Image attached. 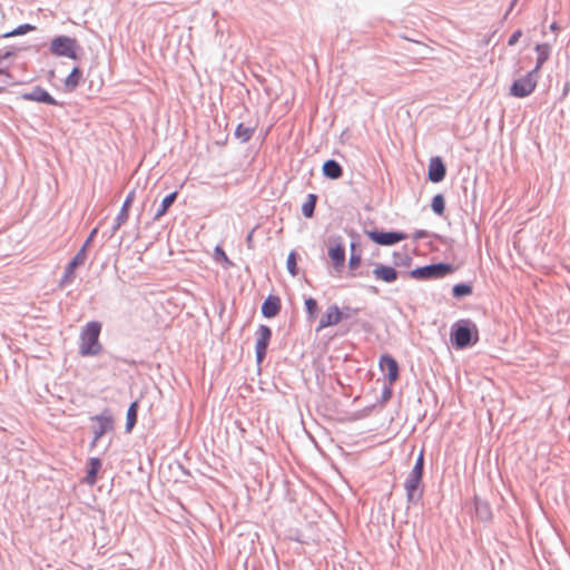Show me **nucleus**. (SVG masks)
I'll list each match as a JSON object with an SVG mask.
<instances>
[{
    "instance_id": "f257e3e1",
    "label": "nucleus",
    "mask_w": 570,
    "mask_h": 570,
    "mask_svg": "<svg viewBox=\"0 0 570 570\" xmlns=\"http://www.w3.org/2000/svg\"><path fill=\"white\" fill-rule=\"evenodd\" d=\"M479 340L476 325L470 320H460L452 325L451 342L458 350L474 345Z\"/></svg>"
},
{
    "instance_id": "f03ea898",
    "label": "nucleus",
    "mask_w": 570,
    "mask_h": 570,
    "mask_svg": "<svg viewBox=\"0 0 570 570\" xmlns=\"http://www.w3.org/2000/svg\"><path fill=\"white\" fill-rule=\"evenodd\" d=\"M101 332V324L97 321H92L86 324L80 334V347L79 353L82 356H95L98 355L102 348L99 342V335Z\"/></svg>"
},
{
    "instance_id": "7ed1b4c3",
    "label": "nucleus",
    "mask_w": 570,
    "mask_h": 570,
    "mask_svg": "<svg viewBox=\"0 0 570 570\" xmlns=\"http://www.w3.org/2000/svg\"><path fill=\"white\" fill-rule=\"evenodd\" d=\"M454 269L451 264L436 263L412 269L410 276L415 279H435L453 273Z\"/></svg>"
},
{
    "instance_id": "20e7f679",
    "label": "nucleus",
    "mask_w": 570,
    "mask_h": 570,
    "mask_svg": "<svg viewBox=\"0 0 570 570\" xmlns=\"http://www.w3.org/2000/svg\"><path fill=\"white\" fill-rule=\"evenodd\" d=\"M539 76L530 70L525 76L515 79L510 87V95L517 98L528 97L537 87Z\"/></svg>"
},
{
    "instance_id": "39448f33",
    "label": "nucleus",
    "mask_w": 570,
    "mask_h": 570,
    "mask_svg": "<svg viewBox=\"0 0 570 570\" xmlns=\"http://www.w3.org/2000/svg\"><path fill=\"white\" fill-rule=\"evenodd\" d=\"M77 40L68 36H58L50 43V51L57 57L77 59Z\"/></svg>"
},
{
    "instance_id": "423d86ee",
    "label": "nucleus",
    "mask_w": 570,
    "mask_h": 570,
    "mask_svg": "<svg viewBox=\"0 0 570 570\" xmlns=\"http://www.w3.org/2000/svg\"><path fill=\"white\" fill-rule=\"evenodd\" d=\"M366 236L374 243L382 246H392L401 240L407 238V235L402 232H379L365 230Z\"/></svg>"
},
{
    "instance_id": "0eeeda50",
    "label": "nucleus",
    "mask_w": 570,
    "mask_h": 570,
    "mask_svg": "<svg viewBox=\"0 0 570 570\" xmlns=\"http://www.w3.org/2000/svg\"><path fill=\"white\" fill-rule=\"evenodd\" d=\"M256 335V361L261 364L266 356L267 347L272 337V330L267 325H259Z\"/></svg>"
},
{
    "instance_id": "6e6552de",
    "label": "nucleus",
    "mask_w": 570,
    "mask_h": 570,
    "mask_svg": "<svg viewBox=\"0 0 570 570\" xmlns=\"http://www.w3.org/2000/svg\"><path fill=\"white\" fill-rule=\"evenodd\" d=\"M422 476L421 474L410 473L405 481L406 498L411 503H416L422 497Z\"/></svg>"
},
{
    "instance_id": "1a4fd4ad",
    "label": "nucleus",
    "mask_w": 570,
    "mask_h": 570,
    "mask_svg": "<svg viewBox=\"0 0 570 570\" xmlns=\"http://www.w3.org/2000/svg\"><path fill=\"white\" fill-rule=\"evenodd\" d=\"M86 257L87 253H85V248H80L66 267L65 274L60 281L61 287L69 285L73 281L76 268L85 264Z\"/></svg>"
},
{
    "instance_id": "9d476101",
    "label": "nucleus",
    "mask_w": 570,
    "mask_h": 570,
    "mask_svg": "<svg viewBox=\"0 0 570 570\" xmlns=\"http://www.w3.org/2000/svg\"><path fill=\"white\" fill-rule=\"evenodd\" d=\"M134 198H135V190H131L127 195L119 214L115 218V223L111 226L110 236H114L117 233V230L122 226V224H125L126 220L128 219L129 208L132 205Z\"/></svg>"
},
{
    "instance_id": "9b49d317",
    "label": "nucleus",
    "mask_w": 570,
    "mask_h": 570,
    "mask_svg": "<svg viewBox=\"0 0 570 570\" xmlns=\"http://www.w3.org/2000/svg\"><path fill=\"white\" fill-rule=\"evenodd\" d=\"M94 421H96V425L94 426V441L92 445L96 444V442L105 435L107 432L111 431L114 429V421L112 417L109 415H97L94 417Z\"/></svg>"
},
{
    "instance_id": "f8f14e48",
    "label": "nucleus",
    "mask_w": 570,
    "mask_h": 570,
    "mask_svg": "<svg viewBox=\"0 0 570 570\" xmlns=\"http://www.w3.org/2000/svg\"><path fill=\"white\" fill-rule=\"evenodd\" d=\"M22 98L24 100L42 102L52 106L58 105L57 100L41 87H35L31 91L23 94Z\"/></svg>"
},
{
    "instance_id": "ddd939ff",
    "label": "nucleus",
    "mask_w": 570,
    "mask_h": 570,
    "mask_svg": "<svg viewBox=\"0 0 570 570\" xmlns=\"http://www.w3.org/2000/svg\"><path fill=\"white\" fill-rule=\"evenodd\" d=\"M446 174L445 165L440 157H433L429 164L428 177L432 183H440Z\"/></svg>"
},
{
    "instance_id": "4468645a",
    "label": "nucleus",
    "mask_w": 570,
    "mask_h": 570,
    "mask_svg": "<svg viewBox=\"0 0 570 570\" xmlns=\"http://www.w3.org/2000/svg\"><path fill=\"white\" fill-rule=\"evenodd\" d=\"M343 314L336 305H332L327 308L326 313L322 316L317 331H321L328 326H334L341 322Z\"/></svg>"
},
{
    "instance_id": "2eb2a0df",
    "label": "nucleus",
    "mask_w": 570,
    "mask_h": 570,
    "mask_svg": "<svg viewBox=\"0 0 570 570\" xmlns=\"http://www.w3.org/2000/svg\"><path fill=\"white\" fill-rule=\"evenodd\" d=\"M372 274L376 279H381L389 284L395 282L399 276V273L394 267L384 264H376Z\"/></svg>"
},
{
    "instance_id": "dca6fc26",
    "label": "nucleus",
    "mask_w": 570,
    "mask_h": 570,
    "mask_svg": "<svg viewBox=\"0 0 570 570\" xmlns=\"http://www.w3.org/2000/svg\"><path fill=\"white\" fill-rule=\"evenodd\" d=\"M380 366L386 373L391 383L395 382L399 377L397 362L390 355H383L380 360Z\"/></svg>"
},
{
    "instance_id": "f3484780",
    "label": "nucleus",
    "mask_w": 570,
    "mask_h": 570,
    "mask_svg": "<svg viewBox=\"0 0 570 570\" xmlns=\"http://www.w3.org/2000/svg\"><path fill=\"white\" fill-rule=\"evenodd\" d=\"M328 256L336 272H341L345 263V248L341 244H336L328 248Z\"/></svg>"
},
{
    "instance_id": "a211bd4d",
    "label": "nucleus",
    "mask_w": 570,
    "mask_h": 570,
    "mask_svg": "<svg viewBox=\"0 0 570 570\" xmlns=\"http://www.w3.org/2000/svg\"><path fill=\"white\" fill-rule=\"evenodd\" d=\"M281 309V301L277 296H268L262 305V314L267 317L272 318L275 317Z\"/></svg>"
},
{
    "instance_id": "6ab92c4d",
    "label": "nucleus",
    "mask_w": 570,
    "mask_h": 570,
    "mask_svg": "<svg viewBox=\"0 0 570 570\" xmlns=\"http://www.w3.org/2000/svg\"><path fill=\"white\" fill-rule=\"evenodd\" d=\"M323 174L327 178L338 179L343 175V169L336 160L328 159L323 164Z\"/></svg>"
},
{
    "instance_id": "aec40b11",
    "label": "nucleus",
    "mask_w": 570,
    "mask_h": 570,
    "mask_svg": "<svg viewBox=\"0 0 570 570\" xmlns=\"http://www.w3.org/2000/svg\"><path fill=\"white\" fill-rule=\"evenodd\" d=\"M537 51V63L535 67L532 70H535V73L538 75L539 70L543 66V63L549 59L551 53V47L548 43H539L535 46Z\"/></svg>"
},
{
    "instance_id": "412c9836",
    "label": "nucleus",
    "mask_w": 570,
    "mask_h": 570,
    "mask_svg": "<svg viewBox=\"0 0 570 570\" xmlns=\"http://www.w3.org/2000/svg\"><path fill=\"white\" fill-rule=\"evenodd\" d=\"M88 471L85 481L92 485L97 481V474L101 468V461L98 458H91L88 463Z\"/></svg>"
},
{
    "instance_id": "4be33fe9",
    "label": "nucleus",
    "mask_w": 570,
    "mask_h": 570,
    "mask_svg": "<svg viewBox=\"0 0 570 570\" xmlns=\"http://www.w3.org/2000/svg\"><path fill=\"white\" fill-rule=\"evenodd\" d=\"M177 196H178V193L177 191H173L170 193L169 195H167L161 204H160V207L157 209V212L155 213L154 215V220H158L160 219L166 213L167 210L169 209V207L175 203V200L177 199Z\"/></svg>"
},
{
    "instance_id": "5701e85b",
    "label": "nucleus",
    "mask_w": 570,
    "mask_h": 570,
    "mask_svg": "<svg viewBox=\"0 0 570 570\" xmlns=\"http://www.w3.org/2000/svg\"><path fill=\"white\" fill-rule=\"evenodd\" d=\"M138 403L132 402L127 410L126 431L130 432L137 422Z\"/></svg>"
},
{
    "instance_id": "b1692460",
    "label": "nucleus",
    "mask_w": 570,
    "mask_h": 570,
    "mask_svg": "<svg viewBox=\"0 0 570 570\" xmlns=\"http://www.w3.org/2000/svg\"><path fill=\"white\" fill-rule=\"evenodd\" d=\"M317 196L308 194L307 200L302 206V213L305 217L311 218L314 215Z\"/></svg>"
},
{
    "instance_id": "393cba45",
    "label": "nucleus",
    "mask_w": 570,
    "mask_h": 570,
    "mask_svg": "<svg viewBox=\"0 0 570 570\" xmlns=\"http://www.w3.org/2000/svg\"><path fill=\"white\" fill-rule=\"evenodd\" d=\"M214 259L222 264L225 269L233 266V262L227 257L226 253L220 246H216L214 249Z\"/></svg>"
},
{
    "instance_id": "a878e982",
    "label": "nucleus",
    "mask_w": 570,
    "mask_h": 570,
    "mask_svg": "<svg viewBox=\"0 0 570 570\" xmlns=\"http://www.w3.org/2000/svg\"><path fill=\"white\" fill-rule=\"evenodd\" d=\"M81 77V70L78 67H75L65 81L66 87L69 89H75L79 85Z\"/></svg>"
},
{
    "instance_id": "bb28decb",
    "label": "nucleus",
    "mask_w": 570,
    "mask_h": 570,
    "mask_svg": "<svg viewBox=\"0 0 570 570\" xmlns=\"http://www.w3.org/2000/svg\"><path fill=\"white\" fill-rule=\"evenodd\" d=\"M472 293V286L466 283L455 284L452 288V294L455 298H463Z\"/></svg>"
},
{
    "instance_id": "cd10ccee",
    "label": "nucleus",
    "mask_w": 570,
    "mask_h": 570,
    "mask_svg": "<svg viewBox=\"0 0 570 570\" xmlns=\"http://www.w3.org/2000/svg\"><path fill=\"white\" fill-rule=\"evenodd\" d=\"M253 135V129L250 127L245 126L244 124H239L236 127L235 136L238 138L242 142H246L250 139Z\"/></svg>"
},
{
    "instance_id": "c85d7f7f",
    "label": "nucleus",
    "mask_w": 570,
    "mask_h": 570,
    "mask_svg": "<svg viewBox=\"0 0 570 570\" xmlns=\"http://www.w3.org/2000/svg\"><path fill=\"white\" fill-rule=\"evenodd\" d=\"M32 30H35V26L29 24V23H24V24H21V26L17 27L12 31L3 33L1 37L2 38H10V37H16V36H21V35H24V33H27L29 31H32Z\"/></svg>"
},
{
    "instance_id": "c756f323",
    "label": "nucleus",
    "mask_w": 570,
    "mask_h": 570,
    "mask_svg": "<svg viewBox=\"0 0 570 570\" xmlns=\"http://www.w3.org/2000/svg\"><path fill=\"white\" fill-rule=\"evenodd\" d=\"M431 207L436 215H443L445 209L444 197L441 194L435 195L432 199Z\"/></svg>"
},
{
    "instance_id": "7c9ffc66",
    "label": "nucleus",
    "mask_w": 570,
    "mask_h": 570,
    "mask_svg": "<svg viewBox=\"0 0 570 570\" xmlns=\"http://www.w3.org/2000/svg\"><path fill=\"white\" fill-rule=\"evenodd\" d=\"M286 265H287L288 273L292 276H296L298 273V268H297V264H296V253L295 252L289 253V255L287 257Z\"/></svg>"
},
{
    "instance_id": "2f4dec72",
    "label": "nucleus",
    "mask_w": 570,
    "mask_h": 570,
    "mask_svg": "<svg viewBox=\"0 0 570 570\" xmlns=\"http://www.w3.org/2000/svg\"><path fill=\"white\" fill-rule=\"evenodd\" d=\"M423 469H424V455H423V451H421L411 473L423 475Z\"/></svg>"
},
{
    "instance_id": "473e14b6",
    "label": "nucleus",
    "mask_w": 570,
    "mask_h": 570,
    "mask_svg": "<svg viewBox=\"0 0 570 570\" xmlns=\"http://www.w3.org/2000/svg\"><path fill=\"white\" fill-rule=\"evenodd\" d=\"M305 308H306V312L311 316H313L318 309L317 301L312 297L305 299Z\"/></svg>"
},
{
    "instance_id": "72a5a7b5",
    "label": "nucleus",
    "mask_w": 570,
    "mask_h": 570,
    "mask_svg": "<svg viewBox=\"0 0 570 570\" xmlns=\"http://www.w3.org/2000/svg\"><path fill=\"white\" fill-rule=\"evenodd\" d=\"M521 36H522V31H521V30H517V31H514V32L510 36V38H509V40H508V45H509V46H514V45L519 41V39L521 38Z\"/></svg>"
},
{
    "instance_id": "f704fd0d",
    "label": "nucleus",
    "mask_w": 570,
    "mask_h": 570,
    "mask_svg": "<svg viewBox=\"0 0 570 570\" xmlns=\"http://www.w3.org/2000/svg\"><path fill=\"white\" fill-rule=\"evenodd\" d=\"M360 264H361V256H360V255L352 254V255H351V257H350V262H348L350 268H351V269H354V268H356Z\"/></svg>"
},
{
    "instance_id": "c9c22d12",
    "label": "nucleus",
    "mask_w": 570,
    "mask_h": 570,
    "mask_svg": "<svg viewBox=\"0 0 570 570\" xmlns=\"http://www.w3.org/2000/svg\"><path fill=\"white\" fill-rule=\"evenodd\" d=\"M476 512L481 518H487L489 514L487 505H481L480 503H476Z\"/></svg>"
},
{
    "instance_id": "e433bc0d",
    "label": "nucleus",
    "mask_w": 570,
    "mask_h": 570,
    "mask_svg": "<svg viewBox=\"0 0 570 570\" xmlns=\"http://www.w3.org/2000/svg\"><path fill=\"white\" fill-rule=\"evenodd\" d=\"M97 234V228L92 229L88 238L86 239L85 244L81 246V248H85V253H87V247L92 242L95 235Z\"/></svg>"
},
{
    "instance_id": "4c0bfd02",
    "label": "nucleus",
    "mask_w": 570,
    "mask_h": 570,
    "mask_svg": "<svg viewBox=\"0 0 570 570\" xmlns=\"http://www.w3.org/2000/svg\"><path fill=\"white\" fill-rule=\"evenodd\" d=\"M11 56H12V51H10V50H6V51L0 50V66L2 65L3 60L10 58Z\"/></svg>"
},
{
    "instance_id": "58836bf2",
    "label": "nucleus",
    "mask_w": 570,
    "mask_h": 570,
    "mask_svg": "<svg viewBox=\"0 0 570 570\" xmlns=\"http://www.w3.org/2000/svg\"><path fill=\"white\" fill-rule=\"evenodd\" d=\"M426 236V232L425 230H417L415 234H414V238L415 239H420V238H423Z\"/></svg>"
},
{
    "instance_id": "ea45409f",
    "label": "nucleus",
    "mask_w": 570,
    "mask_h": 570,
    "mask_svg": "<svg viewBox=\"0 0 570 570\" xmlns=\"http://www.w3.org/2000/svg\"><path fill=\"white\" fill-rule=\"evenodd\" d=\"M550 29L551 30H557L558 29V24L556 22L551 23Z\"/></svg>"
},
{
    "instance_id": "a19ab883",
    "label": "nucleus",
    "mask_w": 570,
    "mask_h": 570,
    "mask_svg": "<svg viewBox=\"0 0 570 570\" xmlns=\"http://www.w3.org/2000/svg\"><path fill=\"white\" fill-rule=\"evenodd\" d=\"M515 2H517V0H513V1L511 2L510 8H509V10H508L507 14L512 10V8H513V6H514V3H515Z\"/></svg>"
},
{
    "instance_id": "79ce46f5",
    "label": "nucleus",
    "mask_w": 570,
    "mask_h": 570,
    "mask_svg": "<svg viewBox=\"0 0 570 570\" xmlns=\"http://www.w3.org/2000/svg\"><path fill=\"white\" fill-rule=\"evenodd\" d=\"M390 395H391V391H386V392L384 393V397H385V399H386V397H389Z\"/></svg>"
},
{
    "instance_id": "37998d69",
    "label": "nucleus",
    "mask_w": 570,
    "mask_h": 570,
    "mask_svg": "<svg viewBox=\"0 0 570 570\" xmlns=\"http://www.w3.org/2000/svg\"><path fill=\"white\" fill-rule=\"evenodd\" d=\"M351 248H352V250H354V248H355V244L354 243L351 244Z\"/></svg>"
}]
</instances>
